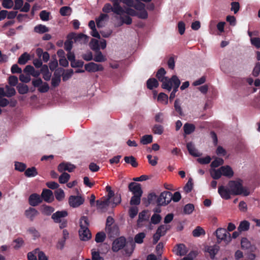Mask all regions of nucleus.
Wrapping results in <instances>:
<instances>
[{"label": "nucleus", "instance_id": "f257e3e1", "mask_svg": "<svg viewBox=\"0 0 260 260\" xmlns=\"http://www.w3.org/2000/svg\"><path fill=\"white\" fill-rule=\"evenodd\" d=\"M228 187L230 188L232 194L233 196L243 195L248 196L250 194L249 191L243 186L242 180H231L228 184Z\"/></svg>", "mask_w": 260, "mask_h": 260}, {"label": "nucleus", "instance_id": "f03ea898", "mask_svg": "<svg viewBox=\"0 0 260 260\" xmlns=\"http://www.w3.org/2000/svg\"><path fill=\"white\" fill-rule=\"evenodd\" d=\"M166 74V72L164 68H161L157 71L156 77L159 81L162 82V88L170 91L171 90V78L165 77Z\"/></svg>", "mask_w": 260, "mask_h": 260}, {"label": "nucleus", "instance_id": "7ed1b4c3", "mask_svg": "<svg viewBox=\"0 0 260 260\" xmlns=\"http://www.w3.org/2000/svg\"><path fill=\"white\" fill-rule=\"evenodd\" d=\"M216 237L217 238V242L220 243L223 241L225 244H227L231 241V234L226 231L225 229L218 228L215 232Z\"/></svg>", "mask_w": 260, "mask_h": 260}, {"label": "nucleus", "instance_id": "20e7f679", "mask_svg": "<svg viewBox=\"0 0 260 260\" xmlns=\"http://www.w3.org/2000/svg\"><path fill=\"white\" fill-rule=\"evenodd\" d=\"M172 200V193L169 191L161 192L157 198L156 202L158 206H165L168 205Z\"/></svg>", "mask_w": 260, "mask_h": 260}, {"label": "nucleus", "instance_id": "39448f33", "mask_svg": "<svg viewBox=\"0 0 260 260\" xmlns=\"http://www.w3.org/2000/svg\"><path fill=\"white\" fill-rule=\"evenodd\" d=\"M32 85L34 87H38V91L41 93H46L49 89V86L47 82H43L41 78L33 79Z\"/></svg>", "mask_w": 260, "mask_h": 260}, {"label": "nucleus", "instance_id": "423d86ee", "mask_svg": "<svg viewBox=\"0 0 260 260\" xmlns=\"http://www.w3.org/2000/svg\"><path fill=\"white\" fill-rule=\"evenodd\" d=\"M84 199L80 196H71L69 198V204L72 208H77L84 202Z\"/></svg>", "mask_w": 260, "mask_h": 260}, {"label": "nucleus", "instance_id": "0eeeda50", "mask_svg": "<svg viewBox=\"0 0 260 260\" xmlns=\"http://www.w3.org/2000/svg\"><path fill=\"white\" fill-rule=\"evenodd\" d=\"M125 244L126 239L124 237H120L113 241L112 247V250L114 252H117L122 249Z\"/></svg>", "mask_w": 260, "mask_h": 260}, {"label": "nucleus", "instance_id": "6e6552de", "mask_svg": "<svg viewBox=\"0 0 260 260\" xmlns=\"http://www.w3.org/2000/svg\"><path fill=\"white\" fill-rule=\"evenodd\" d=\"M85 70L88 72H96L98 71H102L104 68L102 64H97L93 62H90L84 66Z\"/></svg>", "mask_w": 260, "mask_h": 260}, {"label": "nucleus", "instance_id": "1a4fd4ad", "mask_svg": "<svg viewBox=\"0 0 260 260\" xmlns=\"http://www.w3.org/2000/svg\"><path fill=\"white\" fill-rule=\"evenodd\" d=\"M218 192L221 197L224 200L230 199L231 196L232 195L230 188L223 185L218 187Z\"/></svg>", "mask_w": 260, "mask_h": 260}, {"label": "nucleus", "instance_id": "9d476101", "mask_svg": "<svg viewBox=\"0 0 260 260\" xmlns=\"http://www.w3.org/2000/svg\"><path fill=\"white\" fill-rule=\"evenodd\" d=\"M42 201L44 200L47 203H51L54 200L53 192L48 189H43L41 194Z\"/></svg>", "mask_w": 260, "mask_h": 260}, {"label": "nucleus", "instance_id": "9b49d317", "mask_svg": "<svg viewBox=\"0 0 260 260\" xmlns=\"http://www.w3.org/2000/svg\"><path fill=\"white\" fill-rule=\"evenodd\" d=\"M128 190L132 192L133 194L142 195L143 190L140 184L136 182H131L128 184Z\"/></svg>", "mask_w": 260, "mask_h": 260}, {"label": "nucleus", "instance_id": "f8f14e48", "mask_svg": "<svg viewBox=\"0 0 260 260\" xmlns=\"http://www.w3.org/2000/svg\"><path fill=\"white\" fill-rule=\"evenodd\" d=\"M42 202V199H41V196L36 193H32L29 197L28 203L31 206H37Z\"/></svg>", "mask_w": 260, "mask_h": 260}, {"label": "nucleus", "instance_id": "ddd939ff", "mask_svg": "<svg viewBox=\"0 0 260 260\" xmlns=\"http://www.w3.org/2000/svg\"><path fill=\"white\" fill-rule=\"evenodd\" d=\"M68 213L66 210L58 211L52 215L51 218L55 223L61 222L62 218L66 217Z\"/></svg>", "mask_w": 260, "mask_h": 260}, {"label": "nucleus", "instance_id": "4468645a", "mask_svg": "<svg viewBox=\"0 0 260 260\" xmlns=\"http://www.w3.org/2000/svg\"><path fill=\"white\" fill-rule=\"evenodd\" d=\"M75 168V166L71 163L61 162L58 165L57 170L59 172H63L64 171L72 172Z\"/></svg>", "mask_w": 260, "mask_h": 260}, {"label": "nucleus", "instance_id": "2eb2a0df", "mask_svg": "<svg viewBox=\"0 0 260 260\" xmlns=\"http://www.w3.org/2000/svg\"><path fill=\"white\" fill-rule=\"evenodd\" d=\"M170 83L171 89L172 88H173L172 92L176 93L178 91V87L180 85V80L176 75H173L171 78Z\"/></svg>", "mask_w": 260, "mask_h": 260}, {"label": "nucleus", "instance_id": "dca6fc26", "mask_svg": "<svg viewBox=\"0 0 260 260\" xmlns=\"http://www.w3.org/2000/svg\"><path fill=\"white\" fill-rule=\"evenodd\" d=\"M79 234L81 240L82 241H87L91 238V234L88 228H85L83 229L80 228Z\"/></svg>", "mask_w": 260, "mask_h": 260}, {"label": "nucleus", "instance_id": "f3484780", "mask_svg": "<svg viewBox=\"0 0 260 260\" xmlns=\"http://www.w3.org/2000/svg\"><path fill=\"white\" fill-rule=\"evenodd\" d=\"M157 197L155 193L153 192L150 193L148 195L147 199L146 198H143V202L146 205V206H147L148 205L150 204H154L155 203L157 204L156 201L157 199Z\"/></svg>", "mask_w": 260, "mask_h": 260}, {"label": "nucleus", "instance_id": "a211bd4d", "mask_svg": "<svg viewBox=\"0 0 260 260\" xmlns=\"http://www.w3.org/2000/svg\"><path fill=\"white\" fill-rule=\"evenodd\" d=\"M186 147L189 153L193 156L199 157L201 155V153H199L198 150L195 148L194 145L192 142L187 143Z\"/></svg>", "mask_w": 260, "mask_h": 260}, {"label": "nucleus", "instance_id": "6ab92c4d", "mask_svg": "<svg viewBox=\"0 0 260 260\" xmlns=\"http://www.w3.org/2000/svg\"><path fill=\"white\" fill-rule=\"evenodd\" d=\"M39 214V212L35 208L32 207H29L25 212V216L31 221H33L35 217Z\"/></svg>", "mask_w": 260, "mask_h": 260}, {"label": "nucleus", "instance_id": "aec40b11", "mask_svg": "<svg viewBox=\"0 0 260 260\" xmlns=\"http://www.w3.org/2000/svg\"><path fill=\"white\" fill-rule=\"evenodd\" d=\"M219 249V247L218 246L214 245L213 246H208L206 249V251L209 253L211 259H214Z\"/></svg>", "mask_w": 260, "mask_h": 260}, {"label": "nucleus", "instance_id": "412c9836", "mask_svg": "<svg viewBox=\"0 0 260 260\" xmlns=\"http://www.w3.org/2000/svg\"><path fill=\"white\" fill-rule=\"evenodd\" d=\"M222 172V175L231 178L234 175V172L232 168L229 166H222L220 168Z\"/></svg>", "mask_w": 260, "mask_h": 260}, {"label": "nucleus", "instance_id": "4be33fe9", "mask_svg": "<svg viewBox=\"0 0 260 260\" xmlns=\"http://www.w3.org/2000/svg\"><path fill=\"white\" fill-rule=\"evenodd\" d=\"M177 248L175 251L178 255H185L187 253L186 247L183 244H179L176 245Z\"/></svg>", "mask_w": 260, "mask_h": 260}, {"label": "nucleus", "instance_id": "5701e85b", "mask_svg": "<svg viewBox=\"0 0 260 260\" xmlns=\"http://www.w3.org/2000/svg\"><path fill=\"white\" fill-rule=\"evenodd\" d=\"M195 125L191 123H186L183 126V130L185 135H190L195 131Z\"/></svg>", "mask_w": 260, "mask_h": 260}, {"label": "nucleus", "instance_id": "b1692460", "mask_svg": "<svg viewBox=\"0 0 260 260\" xmlns=\"http://www.w3.org/2000/svg\"><path fill=\"white\" fill-rule=\"evenodd\" d=\"M171 229V226L170 225H166V224H162L160 225L158 228H157L156 233H158L159 235H161V236H163L165 235L167 232L169 230H170Z\"/></svg>", "mask_w": 260, "mask_h": 260}, {"label": "nucleus", "instance_id": "393cba45", "mask_svg": "<svg viewBox=\"0 0 260 260\" xmlns=\"http://www.w3.org/2000/svg\"><path fill=\"white\" fill-rule=\"evenodd\" d=\"M113 3V13L118 15H121L124 13V9L121 7L119 3H114L112 2Z\"/></svg>", "mask_w": 260, "mask_h": 260}, {"label": "nucleus", "instance_id": "a878e982", "mask_svg": "<svg viewBox=\"0 0 260 260\" xmlns=\"http://www.w3.org/2000/svg\"><path fill=\"white\" fill-rule=\"evenodd\" d=\"M30 55L27 52H24L20 55L18 60V63L21 65H24L30 59Z\"/></svg>", "mask_w": 260, "mask_h": 260}, {"label": "nucleus", "instance_id": "bb28decb", "mask_svg": "<svg viewBox=\"0 0 260 260\" xmlns=\"http://www.w3.org/2000/svg\"><path fill=\"white\" fill-rule=\"evenodd\" d=\"M159 84L157 80L154 78H149L147 81V87L150 90L153 89L154 88H156L158 86Z\"/></svg>", "mask_w": 260, "mask_h": 260}, {"label": "nucleus", "instance_id": "cd10ccee", "mask_svg": "<svg viewBox=\"0 0 260 260\" xmlns=\"http://www.w3.org/2000/svg\"><path fill=\"white\" fill-rule=\"evenodd\" d=\"M87 38L88 37L83 34H79L76 36L75 33H70L68 35V39H74L76 41H79L83 39L86 40Z\"/></svg>", "mask_w": 260, "mask_h": 260}, {"label": "nucleus", "instance_id": "c85d7f7f", "mask_svg": "<svg viewBox=\"0 0 260 260\" xmlns=\"http://www.w3.org/2000/svg\"><path fill=\"white\" fill-rule=\"evenodd\" d=\"M49 30L48 27L43 24H38L34 27V31L40 34L48 32Z\"/></svg>", "mask_w": 260, "mask_h": 260}, {"label": "nucleus", "instance_id": "c756f323", "mask_svg": "<svg viewBox=\"0 0 260 260\" xmlns=\"http://www.w3.org/2000/svg\"><path fill=\"white\" fill-rule=\"evenodd\" d=\"M249 227L250 223L247 220H243L240 222L238 231L241 232L247 231L249 229Z\"/></svg>", "mask_w": 260, "mask_h": 260}, {"label": "nucleus", "instance_id": "7c9ffc66", "mask_svg": "<svg viewBox=\"0 0 260 260\" xmlns=\"http://www.w3.org/2000/svg\"><path fill=\"white\" fill-rule=\"evenodd\" d=\"M17 89L18 92L21 94L27 93L29 91L28 87L27 85L19 83L17 86Z\"/></svg>", "mask_w": 260, "mask_h": 260}, {"label": "nucleus", "instance_id": "2f4dec72", "mask_svg": "<svg viewBox=\"0 0 260 260\" xmlns=\"http://www.w3.org/2000/svg\"><path fill=\"white\" fill-rule=\"evenodd\" d=\"M24 174L27 177H32L37 175L38 172L36 168L32 167L27 169L24 172Z\"/></svg>", "mask_w": 260, "mask_h": 260}, {"label": "nucleus", "instance_id": "473e14b6", "mask_svg": "<svg viewBox=\"0 0 260 260\" xmlns=\"http://www.w3.org/2000/svg\"><path fill=\"white\" fill-rule=\"evenodd\" d=\"M54 211V208L46 205L42 206V213L45 215H50Z\"/></svg>", "mask_w": 260, "mask_h": 260}, {"label": "nucleus", "instance_id": "72a5a7b5", "mask_svg": "<svg viewBox=\"0 0 260 260\" xmlns=\"http://www.w3.org/2000/svg\"><path fill=\"white\" fill-rule=\"evenodd\" d=\"M54 77H53L51 80V85L54 87H56L58 86L60 83V75L58 74L56 72L54 73Z\"/></svg>", "mask_w": 260, "mask_h": 260}, {"label": "nucleus", "instance_id": "f704fd0d", "mask_svg": "<svg viewBox=\"0 0 260 260\" xmlns=\"http://www.w3.org/2000/svg\"><path fill=\"white\" fill-rule=\"evenodd\" d=\"M124 159L126 163L131 164L133 167L136 168L138 166L136 159L133 156H125Z\"/></svg>", "mask_w": 260, "mask_h": 260}, {"label": "nucleus", "instance_id": "c9c22d12", "mask_svg": "<svg viewBox=\"0 0 260 260\" xmlns=\"http://www.w3.org/2000/svg\"><path fill=\"white\" fill-rule=\"evenodd\" d=\"M192 236L194 237H199L202 235H205L206 233L205 230L201 226H198L192 231Z\"/></svg>", "mask_w": 260, "mask_h": 260}, {"label": "nucleus", "instance_id": "e433bc0d", "mask_svg": "<svg viewBox=\"0 0 260 260\" xmlns=\"http://www.w3.org/2000/svg\"><path fill=\"white\" fill-rule=\"evenodd\" d=\"M114 221V219L111 216H109L107 218L106 227V230L111 231L112 229H114V230H116V226H112V225L113 224Z\"/></svg>", "mask_w": 260, "mask_h": 260}, {"label": "nucleus", "instance_id": "4c0bfd02", "mask_svg": "<svg viewBox=\"0 0 260 260\" xmlns=\"http://www.w3.org/2000/svg\"><path fill=\"white\" fill-rule=\"evenodd\" d=\"M146 211L144 210L141 212L139 214L138 219L137 220V225L138 227H141L142 226V222L144 221L147 220V218H146Z\"/></svg>", "mask_w": 260, "mask_h": 260}, {"label": "nucleus", "instance_id": "58836bf2", "mask_svg": "<svg viewBox=\"0 0 260 260\" xmlns=\"http://www.w3.org/2000/svg\"><path fill=\"white\" fill-rule=\"evenodd\" d=\"M95 52L96 54L93 58L94 61L101 62L106 60V58L103 55L102 53L100 50Z\"/></svg>", "mask_w": 260, "mask_h": 260}, {"label": "nucleus", "instance_id": "ea45409f", "mask_svg": "<svg viewBox=\"0 0 260 260\" xmlns=\"http://www.w3.org/2000/svg\"><path fill=\"white\" fill-rule=\"evenodd\" d=\"M153 137L151 135H146L143 136L141 140L140 143L143 145H147L152 142Z\"/></svg>", "mask_w": 260, "mask_h": 260}, {"label": "nucleus", "instance_id": "a19ab883", "mask_svg": "<svg viewBox=\"0 0 260 260\" xmlns=\"http://www.w3.org/2000/svg\"><path fill=\"white\" fill-rule=\"evenodd\" d=\"M142 195L133 194L130 201L131 205H139L140 204L141 198Z\"/></svg>", "mask_w": 260, "mask_h": 260}, {"label": "nucleus", "instance_id": "79ce46f5", "mask_svg": "<svg viewBox=\"0 0 260 260\" xmlns=\"http://www.w3.org/2000/svg\"><path fill=\"white\" fill-rule=\"evenodd\" d=\"M89 46L90 48L94 51L100 50L99 42L96 39H91V41L89 43Z\"/></svg>", "mask_w": 260, "mask_h": 260}, {"label": "nucleus", "instance_id": "37998d69", "mask_svg": "<svg viewBox=\"0 0 260 260\" xmlns=\"http://www.w3.org/2000/svg\"><path fill=\"white\" fill-rule=\"evenodd\" d=\"M54 194H55L56 199L58 201H62L64 198V191L61 188H59V189H57V190H56L54 191Z\"/></svg>", "mask_w": 260, "mask_h": 260}, {"label": "nucleus", "instance_id": "c03bdc74", "mask_svg": "<svg viewBox=\"0 0 260 260\" xmlns=\"http://www.w3.org/2000/svg\"><path fill=\"white\" fill-rule=\"evenodd\" d=\"M224 163V160L222 158L216 157L211 164L210 166L212 168H217L219 166L222 165Z\"/></svg>", "mask_w": 260, "mask_h": 260}, {"label": "nucleus", "instance_id": "a18cd8bd", "mask_svg": "<svg viewBox=\"0 0 260 260\" xmlns=\"http://www.w3.org/2000/svg\"><path fill=\"white\" fill-rule=\"evenodd\" d=\"M146 236L144 232H141L136 235L134 238L135 242L138 244H141L143 242V240Z\"/></svg>", "mask_w": 260, "mask_h": 260}, {"label": "nucleus", "instance_id": "49530a36", "mask_svg": "<svg viewBox=\"0 0 260 260\" xmlns=\"http://www.w3.org/2000/svg\"><path fill=\"white\" fill-rule=\"evenodd\" d=\"M89 225L88 219L87 216H83L81 217L80 220V228L83 229L85 228H88Z\"/></svg>", "mask_w": 260, "mask_h": 260}, {"label": "nucleus", "instance_id": "de8ad7c7", "mask_svg": "<svg viewBox=\"0 0 260 260\" xmlns=\"http://www.w3.org/2000/svg\"><path fill=\"white\" fill-rule=\"evenodd\" d=\"M34 252L35 254H37L38 260H48V258L45 253L42 251H40L39 248L35 249Z\"/></svg>", "mask_w": 260, "mask_h": 260}, {"label": "nucleus", "instance_id": "09e8293b", "mask_svg": "<svg viewBox=\"0 0 260 260\" xmlns=\"http://www.w3.org/2000/svg\"><path fill=\"white\" fill-rule=\"evenodd\" d=\"M152 131L155 134L161 135L164 132V129L161 125L155 124L153 126Z\"/></svg>", "mask_w": 260, "mask_h": 260}, {"label": "nucleus", "instance_id": "8fccbe9b", "mask_svg": "<svg viewBox=\"0 0 260 260\" xmlns=\"http://www.w3.org/2000/svg\"><path fill=\"white\" fill-rule=\"evenodd\" d=\"M70 178V175L66 172L62 174L59 177V182L61 184H64L68 182Z\"/></svg>", "mask_w": 260, "mask_h": 260}, {"label": "nucleus", "instance_id": "3c124183", "mask_svg": "<svg viewBox=\"0 0 260 260\" xmlns=\"http://www.w3.org/2000/svg\"><path fill=\"white\" fill-rule=\"evenodd\" d=\"M96 206L98 208L100 209H103L105 208L106 206H109L110 203V201L109 199H106L103 201L97 200L96 202Z\"/></svg>", "mask_w": 260, "mask_h": 260}, {"label": "nucleus", "instance_id": "603ef678", "mask_svg": "<svg viewBox=\"0 0 260 260\" xmlns=\"http://www.w3.org/2000/svg\"><path fill=\"white\" fill-rule=\"evenodd\" d=\"M211 176L215 180L219 179L222 176V172L220 170V168L217 170L213 169L211 172Z\"/></svg>", "mask_w": 260, "mask_h": 260}, {"label": "nucleus", "instance_id": "864d4df0", "mask_svg": "<svg viewBox=\"0 0 260 260\" xmlns=\"http://www.w3.org/2000/svg\"><path fill=\"white\" fill-rule=\"evenodd\" d=\"M106 236L105 233L101 232L98 233L95 235V241L96 243H102L106 239Z\"/></svg>", "mask_w": 260, "mask_h": 260}, {"label": "nucleus", "instance_id": "5fc2aeb1", "mask_svg": "<svg viewBox=\"0 0 260 260\" xmlns=\"http://www.w3.org/2000/svg\"><path fill=\"white\" fill-rule=\"evenodd\" d=\"M194 207L192 204H187L184 207L183 212L187 214H191L194 210Z\"/></svg>", "mask_w": 260, "mask_h": 260}, {"label": "nucleus", "instance_id": "6e6d98bb", "mask_svg": "<svg viewBox=\"0 0 260 260\" xmlns=\"http://www.w3.org/2000/svg\"><path fill=\"white\" fill-rule=\"evenodd\" d=\"M174 108L175 111L179 114L180 116L183 115L182 109L181 107L180 104L179 103V100L178 99H176L174 103Z\"/></svg>", "mask_w": 260, "mask_h": 260}, {"label": "nucleus", "instance_id": "4d7b16f0", "mask_svg": "<svg viewBox=\"0 0 260 260\" xmlns=\"http://www.w3.org/2000/svg\"><path fill=\"white\" fill-rule=\"evenodd\" d=\"M137 17L140 19H146L148 18V13L144 8L137 12Z\"/></svg>", "mask_w": 260, "mask_h": 260}, {"label": "nucleus", "instance_id": "13d9d810", "mask_svg": "<svg viewBox=\"0 0 260 260\" xmlns=\"http://www.w3.org/2000/svg\"><path fill=\"white\" fill-rule=\"evenodd\" d=\"M192 187H193V183L192 182V179L189 178L188 179L187 183L184 187V190L186 192L188 193L191 191Z\"/></svg>", "mask_w": 260, "mask_h": 260}, {"label": "nucleus", "instance_id": "bf43d9fd", "mask_svg": "<svg viewBox=\"0 0 260 260\" xmlns=\"http://www.w3.org/2000/svg\"><path fill=\"white\" fill-rule=\"evenodd\" d=\"M138 213V208L137 207H131L129 209V216L131 218H134Z\"/></svg>", "mask_w": 260, "mask_h": 260}, {"label": "nucleus", "instance_id": "052dcab7", "mask_svg": "<svg viewBox=\"0 0 260 260\" xmlns=\"http://www.w3.org/2000/svg\"><path fill=\"white\" fill-rule=\"evenodd\" d=\"M2 6L4 8L11 9L14 6V3L12 0H3Z\"/></svg>", "mask_w": 260, "mask_h": 260}, {"label": "nucleus", "instance_id": "680f3d73", "mask_svg": "<svg viewBox=\"0 0 260 260\" xmlns=\"http://www.w3.org/2000/svg\"><path fill=\"white\" fill-rule=\"evenodd\" d=\"M71 10V8L68 6H64L60 9L59 13L61 16H65L69 15V11Z\"/></svg>", "mask_w": 260, "mask_h": 260}, {"label": "nucleus", "instance_id": "e2e57ef3", "mask_svg": "<svg viewBox=\"0 0 260 260\" xmlns=\"http://www.w3.org/2000/svg\"><path fill=\"white\" fill-rule=\"evenodd\" d=\"M133 5V6H132L131 7L134 8L136 10H137L138 11L142 10V9H144L145 7V5L144 4H143V3L140 2L139 1H138V2H137L136 3H135L134 2Z\"/></svg>", "mask_w": 260, "mask_h": 260}, {"label": "nucleus", "instance_id": "0e129e2a", "mask_svg": "<svg viewBox=\"0 0 260 260\" xmlns=\"http://www.w3.org/2000/svg\"><path fill=\"white\" fill-rule=\"evenodd\" d=\"M26 168V166L25 164L19 162H16L15 164V169L16 170H18L20 172H23Z\"/></svg>", "mask_w": 260, "mask_h": 260}, {"label": "nucleus", "instance_id": "69168bd1", "mask_svg": "<svg viewBox=\"0 0 260 260\" xmlns=\"http://www.w3.org/2000/svg\"><path fill=\"white\" fill-rule=\"evenodd\" d=\"M8 82L11 86H15L18 84V78L15 76H10L9 77Z\"/></svg>", "mask_w": 260, "mask_h": 260}, {"label": "nucleus", "instance_id": "338daca9", "mask_svg": "<svg viewBox=\"0 0 260 260\" xmlns=\"http://www.w3.org/2000/svg\"><path fill=\"white\" fill-rule=\"evenodd\" d=\"M91 255L92 260H104V258L100 256L99 251H96L95 249L91 250Z\"/></svg>", "mask_w": 260, "mask_h": 260}, {"label": "nucleus", "instance_id": "774afa93", "mask_svg": "<svg viewBox=\"0 0 260 260\" xmlns=\"http://www.w3.org/2000/svg\"><path fill=\"white\" fill-rule=\"evenodd\" d=\"M251 43L252 45L254 46L256 48H260V38H251L250 39Z\"/></svg>", "mask_w": 260, "mask_h": 260}]
</instances>
